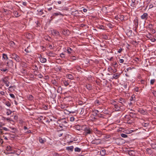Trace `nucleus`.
<instances>
[{
    "label": "nucleus",
    "instance_id": "f257e3e1",
    "mask_svg": "<svg viewBox=\"0 0 156 156\" xmlns=\"http://www.w3.org/2000/svg\"><path fill=\"white\" fill-rule=\"evenodd\" d=\"M12 58L14 59L16 62H19L20 61V57L15 53L12 54L11 55Z\"/></svg>",
    "mask_w": 156,
    "mask_h": 156
},
{
    "label": "nucleus",
    "instance_id": "f03ea898",
    "mask_svg": "<svg viewBox=\"0 0 156 156\" xmlns=\"http://www.w3.org/2000/svg\"><path fill=\"white\" fill-rule=\"evenodd\" d=\"M84 131L86 134H90L92 132V130L88 127H86L84 129Z\"/></svg>",
    "mask_w": 156,
    "mask_h": 156
},
{
    "label": "nucleus",
    "instance_id": "7ed1b4c3",
    "mask_svg": "<svg viewBox=\"0 0 156 156\" xmlns=\"http://www.w3.org/2000/svg\"><path fill=\"white\" fill-rule=\"evenodd\" d=\"M51 33L54 36H58L59 35V32L55 30H53L51 31Z\"/></svg>",
    "mask_w": 156,
    "mask_h": 156
},
{
    "label": "nucleus",
    "instance_id": "20e7f679",
    "mask_svg": "<svg viewBox=\"0 0 156 156\" xmlns=\"http://www.w3.org/2000/svg\"><path fill=\"white\" fill-rule=\"evenodd\" d=\"M8 78L6 77H5L4 79L2 80L3 82L5 84L7 87L9 86V82L7 80Z\"/></svg>",
    "mask_w": 156,
    "mask_h": 156
},
{
    "label": "nucleus",
    "instance_id": "39448f33",
    "mask_svg": "<svg viewBox=\"0 0 156 156\" xmlns=\"http://www.w3.org/2000/svg\"><path fill=\"white\" fill-rule=\"evenodd\" d=\"M147 14L146 13H144L141 16V17L142 19L146 20L147 18Z\"/></svg>",
    "mask_w": 156,
    "mask_h": 156
},
{
    "label": "nucleus",
    "instance_id": "423d86ee",
    "mask_svg": "<svg viewBox=\"0 0 156 156\" xmlns=\"http://www.w3.org/2000/svg\"><path fill=\"white\" fill-rule=\"evenodd\" d=\"M94 132L96 134L101 135V131L98 130L97 128H94L93 129Z\"/></svg>",
    "mask_w": 156,
    "mask_h": 156
},
{
    "label": "nucleus",
    "instance_id": "0eeeda50",
    "mask_svg": "<svg viewBox=\"0 0 156 156\" xmlns=\"http://www.w3.org/2000/svg\"><path fill=\"white\" fill-rule=\"evenodd\" d=\"M120 76V74L119 73L114 74L113 75V78L115 79H117Z\"/></svg>",
    "mask_w": 156,
    "mask_h": 156
},
{
    "label": "nucleus",
    "instance_id": "6e6552de",
    "mask_svg": "<svg viewBox=\"0 0 156 156\" xmlns=\"http://www.w3.org/2000/svg\"><path fill=\"white\" fill-rule=\"evenodd\" d=\"M93 144H98L100 143V140H94L92 141Z\"/></svg>",
    "mask_w": 156,
    "mask_h": 156
},
{
    "label": "nucleus",
    "instance_id": "1a4fd4ad",
    "mask_svg": "<svg viewBox=\"0 0 156 156\" xmlns=\"http://www.w3.org/2000/svg\"><path fill=\"white\" fill-rule=\"evenodd\" d=\"M67 52L69 54H72L74 52V51L70 48L68 47L67 48Z\"/></svg>",
    "mask_w": 156,
    "mask_h": 156
},
{
    "label": "nucleus",
    "instance_id": "9d476101",
    "mask_svg": "<svg viewBox=\"0 0 156 156\" xmlns=\"http://www.w3.org/2000/svg\"><path fill=\"white\" fill-rule=\"evenodd\" d=\"M100 154L102 156H104L105 154V150L103 149L100 151Z\"/></svg>",
    "mask_w": 156,
    "mask_h": 156
},
{
    "label": "nucleus",
    "instance_id": "9b49d317",
    "mask_svg": "<svg viewBox=\"0 0 156 156\" xmlns=\"http://www.w3.org/2000/svg\"><path fill=\"white\" fill-rule=\"evenodd\" d=\"M47 61V59L46 58H41L40 59V61L42 63H44L45 62Z\"/></svg>",
    "mask_w": 156,
    "mask_h": 156
},
{
    "label": "nucleus",
    "instance_id": "f8f14e48",
    "mask_svg": "<svg viewBox=\"0 0 156 156\" xmlns=\"http://www.w3.org/2000/svg\"><path fill=\"white\" fill-rule=\"evenodd\" d=\"M14 16L16 17H19L20 15L19 13L17 11H14L13 12Z\"/></svg>",
    "mask_w": 156,
    "mask_h": 156
},
{
    "label": "nucleus",
    "instance_id": "ddd939ff",
    "mask_svg": "<svg viewBox=\"0 0 156 156\" xmlns=\"http://www.w3.org/2000/svg\"><path fill=\"white\" fill-rule=\"evenodd\" d=\"M108 69H109V71H111L113 73H115L117 72V69L115 68L114 69H112L111 68H109Z\"/></svg>",
    "mask_w": 156,
    "mask_h": 156
},
{
    "label": "nucleus",
    "instance_id": "4468645a",
    "mask_svg": "<svg viewBox=\"0 0 156 156\" xmlns=\"http://www.w3.org/2000/svg\"><path fill=\"white\" fill-rule=\"evenodd\" d=\"M6 150L8 151H10L12 150V147L9 146H7L6 147Z\"/></svg>",
    "mask_w": 156,
    "mask_h": 156
},
{
    "label": "nucleus",
    "instance_id": "2eb2a0df",
    "mask_svg": "<svg viewBox=\"0 0 156 156\" xmlns=\"http://www.w3.org/2000/svg\"><path fill=\"white\" fill-rule=\"evenodd\" d=\"M66 149L68 150H69L71 151H73V146L67 147H66Z\"/></svg>",
    "mask_w": 156,
    "mask_h": 156
},
{
    "label": "nucleus",
    "instance_id": "dca6fc26",
    "mask_svg": "<svg viewBox=\"0 0 156 156\" xmlns=\"http://www.w3.org/2000/svg\"><path fill=\"white\" fill-rule=\"evenodd\" d=\"M59 15L63 16L62 14L59 12L56 13H54L53 14V16H58V15Z\"/></svg>",
    "mask_w": 156,
    "mask_h": 156
},
{
    "label": "nucleus",
    "instance_id": "f3484780",
    "mask_svg": "<svg viewBox=\"0 0 156 156\" xmlns=\"http://www.w3.org/2000/svg\"><path fill=\"white\" fill-rule=\"evenodd\" d=\"M39 142L41 144H44L45 142V141L44 140L42 139V138L39 137Z\"/></svg>",
    "mask_w": 156,
    "mask_h": 156
},
{
    "label": "nucleus",
    "instance_id": "a211bd4d",
    "mask_svg": "<svg viewBox=\"0 0 156 156\" xmlns=\"http://www.w3.org/2000/svg\"><path fill=\"white\" fill-rule=\"evenodd\" d=\"M67 77L68 79H70V80H72L73 79V76L70 74H69L67 75Z\"/></svg>",
    "mask_w": 156,
    "mask_h": 156
},
{
    "label": "nucleus",
    "instance_id": "6ab92c4d",
    "mask_svg": "<svg viewBox=\"0 0 156 156\" xmlns=\"http://www.w3.org/2000/svg\"><path fill=\"white\" fill-rule=\"evenodd\" d=\"M74 150L76 152H80L81 150L80 148L76 147L74 149Z\"/></svg>",
    "mask_w": 156,
    "mask_h": 156
},
{
    "label": "nucleus",
    "instance_id": "aec40b11",
    "mask_svg": "<svg viewBox=\"0 0 156 156\" xmlns=\"http://www.w3.org/2000/svg\"><path fill=\"white\" fill-rule=\"evenodd\" d=\"M3 58L5 60L8 59V57H7V55L5 54H3Z\"/></svg>",
    "mask_w": 156,
    "mask_h": 156
},
{
    "label": "nucleus",
    "instance_id": "412c9836",
    "mask_svg": "<svg viewBox=\"0 0 156 156\" xmlns=\"http://www.w3.org/2000/svg\"><path fill=\"white\" fill-rule=\"evenodd\" d=\"M5 105L8 107H10L11 106V103L9 101H6L5 103Z\"/></svg>",
    "mask_w": 156,
    "mask_h": 156
},
{
    "label": "nucleus",
    "instance_id": "4be33fe9",
    "mask_svg": "<svg viewBox=\"0 0 156 156\" xmlns=\"http://www.w3.org/2000/svg\"><path fill=\"white\" fill-rule=\"evenodd\" d=\"M37 11L38 12V14L40 15H42L43 13V12H42L43 10L41 9V10H40V9H39V10H37Z\"/></svg>",
    "mask_w": 156,
    "mask_h": 156
},
{
    "label": "nucleus",
    "instance_id": "5701e85b",
    "mask_svg": "<svg viewBox=\"0 0 156 156\" xmlns=\"http://www.w3.org/2000/svg\"><path fill=\"white\" fill-rule=\"evenodd\" d=\"M120 101H121L120 102H119L120 103H122V104H123L124 103H125L126 101L125 100L123 99H120Z\"/></svg>",
    "mask_w": 156,
    "mask_h": 156
},
{
    "label": "nucleus",
    "instance_id": "b1692460",
    "mask_svg": "<svg viewBox=\"0 0 156 156\" xmlns=\"http://www.w3.org/2000/svg\"><path fill=\"white\" fill-rule=\"evenodd\" d=\"M120 136L121 137L123 138H126L127 137V136L126 134L124 133H121Z\"/></svg>",
    "mask_w": 156,
    "mask_h": 156
},
{
    "label": "nucleus",
    "instance_id": "393cba45",
    "mask_svg": "<svg viewBox=\"0 0 156 156\" xmlns=\"http://www.w3.org/2000/svg\"><path fill=\"white\" fill-rule=\"evenodd\" d=\"M136 0H131L132 3L131 4V5L132 6H134L135 5V2Z\"/></svg>",
    "mask_w": 156,
    "mask_h": 156
},
{
    "label": "nucleus",
    "instance_id": "a878e982",
    "mask_svg": "<svg viewBox=\"0 0 156 156\" xmlns=\"http://www.w3.org/2000/svg\"><path fill=\"white\" fill-rule=\"evenodd\" d=\"M0 70L2 71L5 72L8 70V69L7 68H3L2 67L1 69H0Z\"/></svg>",
    "mask_w": 156,
    "mask_h": 156
},
{
    "label": "nucleus",
    "instance_id": "bb28decb",
    "mask_svg": "<svg viewBox=\"0 0 156 156\" xmlns=\"http://www.w3.org/2000/svg\"><path fill=\"white\" fill-rule=\"evenodd\" d=\"M112 64L114 68H116L118 67L117 64L116 62H114Z\"/></svg>",
    "mask_w": 156,
    "mask_h": 156
},
{
    "label": "nucleus",
    "instance_id": "cd10ccee",
    "mask_svg": "<svg viewBox=\"0 0 156 156\" xmlns=\"http://www.w3.org/2000/svg\"><path fill=\"white\" fill-rule=\"evenodd\" d=\"M65 86H67L68 85H69V83H68V82L66 81H65L63 82Z\"/></svg>",
    "mask_w": 156,
    "mask_h": 156
},
{
    "label": "nucleus",
    "instance_id": "c85d7f7f",
    "mask_svg": "<svg viewBox=\"0 0 156 156\" xmlns=\"http://www.w3.org/2000/svg\"><path fill=\"white\" fill-rule=\"evenodd\" d=\"M86 87L89 90H91V87L90 85H87Z\"/></svg>",
    "mask_w": 156,
    "mask_h": 156
},
{
    "label": "nucleus",
    "instance_id": "c756f323",
    "mask_svg": "<svg viewBox=\"0 0 156 156\" xmlns=\"http://www.w3.org/2000/svg\"><path fill=\"white\" fill-rule=\"evenodd\" d=\"M132 130H125V133L127 134L129 133L132 132Z\"/></svg>",
    "mask_w": 156,
    "mask_h": 156
},
{
    "label": "nucleus",
    "instance_id": "7c9ffc66",
    "mask_svg": "<svg viewBox=\"0 0 156 156\" xmlns=\"http://www.w3.org/2000/svg\"><path fill=\"white\" fill-rule=\"evenodd\" d=\"M155 82L154 79L151 80L150 81V83L151 84H153Z\"/></svg>",
    "mask_w": 156,
    "mask_h": 156
},
{
    "label": "nucleus",
    "instance_id": "2f4dec72",
    "mask_svg": "<svg viewBox=\"0 0 156 156\" xmlns=\"http://www.w3.org/2000/svg\"><path fill=\"white\" fill-rule=\"evenodd\" d=\"M71 59L73 60H75L76 59V57L74 56H72L71 57Z\"/></svg>",
    "mask_w": 156,
    "mask_h": 156
},
{
    "label": "nucleus",
    "instance_id": "473e14b6",
    "mask_svg": "<svg viewBox=\"0 0 156 156\" xmlns=\"http://www.w3.org/2000/svg\"><path fill=\"white\" fill-rule=\"evenodd\" d=\"M114 106L115 108L117 110H119V108L118 107L117 105L115 104L114 105Z\"/></svg>",
    "mask_w": 156,
    "mask_h": 156
},
{
    "label": "nucleus",
    "instance_id": "72a5a7b5",
    "mask_svg": "<svg viewBox=\"0 0 156 156\" xmlns=\"http://www.w3.org/2000/svg\"><path fill=\"white\" fill-rule=\"evenodd\" d=\"M12 113V112L10 110H9V112H7L6 114L7 115H10Z\"/></svg>",
    "mask_w": 156,
    "mask_h": 156
},
{
    "label": "nucleus",
    "instance_id": "f704fd0d",
    "mask_svg": "<svg viewBox=\"0 0 156 156\" xmlns=\"http://www.w3.org/2000/svg\"><path fill=\"white\" fill-rule=\"evenodd\" d=\"M70 120L71 121L73 122L74 120V118L73 117H71L70 118Z\"/></svg>",
    "mask_w": 156,
    "mask_h": 156
},
{
    "label": "nucleus",
    "instance_id": "c9c22d12",
    "mask_svg": "<svg viewBox=\"0 0 156 156\" xmlns=\"http://www.w3.org/2000/svg\"><path fill=\"white\" fill-rule=\"evenodd\" d=\"M60 57L62 58H65L64 54L63 53H61L60 55Z\"/></svg>",
    "mask_w": 156,
    "mask_h": 156
},
{
    "label": "nucleus",
    "instance_id": "e433bc0d",
    "mask_svg": "<svg viewBox=\"0 0 156 156\" xmlns=\"http://www.w3.org/2000/svg\"><path fill=\"white\" fill-rule=\"evenodd\" d=\"M10 96L11 98H15L14 95L12 94H10Z\"/></svg>",
    "mask_w": 156,
    "mask_h": 156
},
{
    "label": "nucleus",
    "instance_id": "4c0bfd02",
    "mask_svg": "<svg viewBox=\"0 0 156 156\" xmlns=\"http://www.w3.org/2000/svg\"><path fill=\"white\" fill-rule=\"evenodd\" d=\"M130 100L131 101H135V100L134 99V98H133V96H132L131 97V98H130Z\"/></svg>",
    "mask_w": 156,
    "mask_h": 156
},
{
    "label": "nucleus",
    "instance_id": "58836bf2",
    "mask_svg": "<svg viewBox=\"0 0 156 156\" xmlns=\"http://www.w3.org/2000/svg\"><path fill=\"white\" fill-rule=\"evenodd\" d=\"M139 112H140L141 113L143 114L144 112V111L143 109H140L139 111Z\"/></svg>",
    "mask_w": 156,
    "mask_h": 156
},
{
    "label": "nucleus",
    "instance_id": "ea45409f",
    "mask_svg": "<svg viewBox=\"0 0 156 156\" xmlns=\"http://www.w3.org/2000/svg\"><path fill=\"white\" fill-rule=\"evenodd\" d=\"M94 112L96 114H97L99 112V111L97 110H95Z\"/></svg>",
    "mask_w": 156,
    "mask_h": 156
},
{
    "label": "nucleus",
    "instance_id": "a19ab883",
    "mask_svg": "<svg viewBox=\"0 0 156 156\" xmlns=\"http://www.w3.org/2000/svg\"><path fill=\"white\" fill-rule=\"evenodd\" d=\"M152 93H153L154 96H156V91H153L152 92Z\"/></svg>",
    "mask_w": 156,
    "mask_h": 156
},
{
    "label": "nucleus",
    "instance_id": "79ce46f5",
    "mask_svg": "<svg viewBox=\"0 0 156 156\" xmlns=\"http://www.w3.org/2000/svg\"><path fill=\"white\" fill-rule=\"evenodd\" d=\"M156 40V39L154 38H151V41L152 42H154Z\"/></svg>",
    "mask_w": 156,
    "mask_h": 156
},
{
    "label": "nucleus",
    "instance_id": "37998d69",
    "mask_svg": "<svg viewBox=\"0 0 156 156\" xmlns=\"http://www.w3.org/2000/svg\"><path fill=\"white\" fill-rule=\"evenodd\" d=\"M119 62L120 63H122L124 62V60L123 59H119Z\"/></svg>",
    "mask_w": 156,
    "mask_h": 156
},
{
    "label": "nucleus",
    "instance_id": "c03bdc74",
    "mask_svg": "<svg viewBox=\"0 0 156 156\" xmlns=\"http://www.w3.org/2000/svg\"><path fill=\"white\" fill-rule=\"evenodd\" d=\"M87 9H85V8H83V11L84 12H87Z\"/></svg>",
    "mask_w": 156,
    "mask_h": 156
},
{
    "label": "nucleus",
    "instance_id": "a18cd8bd",
    "mask_svg": "<svg viewBox=\"0 0 156 156\" xmlns=\"http://www.w3.org/2000/svg\"><path fill=\"white\" fill-rule=\"evenodd\" d=\"M2 128L5 130V131H8V129L6 127H3Z\"/></svg>",
    "mask_w": 156,
    "mask_h": 156
},
{
    "label": "nucleus",
    "instance_id": "49530a36",
    "mask_svg": "<svg viewBox=\"0 0 156 156\" xmlns=\"http://www.w3.org/2000/svg\"><path fill=\"white\" fill-rule=\"evenodd\" d=\"M153 7V5L152 4H150V5H149V8H152Z\"/></svg>",
    "mask_w": 156,
    "mask_h": 156
},
{
    "label": "nucleus",
    "instance_id": "de8ad7c7",
    "mask_svg": "<svg viewBox=\"0 0 156 156\" xmlns=\"http://www.w3.org/2000/svg\"><path fill=\"white\" fill-rule=\"evenodd\" d=\"M0 94L2 95H4L5 94V92L3 91H1L0 92Z\"/></svg>",
    "mask_w": 156,
    "mask_h": 156
},
{
    "label": "nucleus",
    "instance_id": "09e8293b",
    "mask_svg": "<svg viewBox=\"0 0 156 156\" xmlns=\"http://www.w3.org/2000/svg\"><path fill=\"white\" fill-rule=\"evenodd\" d=\"M99 103V101L98 100H96L95 101V104H98Z\"/></svg>",
    "mask_w": 156,
    "mask_h": 156
},
{
    "label": "nucleus",
    "instance_id": "8fccbe9b",
    "mask_svg": "<svg viewBox=\"0 0 156 156\" xmlns=\"http://www.w3.org/2000/svg\"><path fill=\"white\" fill-rule=\"evenodd\" d=\"M122 48L119 49L118 51V52L119 53H120L122 51Z\"/></svg>",
    "mask_w": 156,
    "mask_h": 156
},
{
    "label": "nucleus",
    "instance_id": "3c124183",
    "mask_svg": "<svg viewBox=\"0 0 156 156\" xmlns=\"http://www.w3.org/2000/svg\"><path fill=\"white\" fill-rule=\"evenodd\" d=\"M6 120H7L9 121H12V120L10 118H7L6 119Z\"/></svg>",
    "mask_w": 156,
    "mask_h": 156
},
{
    "label": "nucleus",
    "instance_id": "603ef678",
    "mask_svg": "<svg viewBox=\"0 0 156 156\" xmlns=\"http://www.w3.org/2000/svg\"><path fill=\"white\" fill-rule=\"evenodd\" d=\"M38 58H40V59L41 58H42L43 57H42V55H39Z\"/></svg>",
    "mask_w": 156,
    "mask_h": 156
},
{
    "label": "nucleus",
    "instance_id": "864d4df0",
    "mask_svg": "<svg viewBox=\"0 0 156 156\" xmlns=\"http://www.w3.org/2000/svg\"><path fill=\"white\" fill-rule=\"evenodd\" d=\"M62 89V88L61 86H59L58 87V90L60 89Z\"/></svg>",
    "mask_w": 156,
    "mask_h": 156
},
{
    "label": "nucleus",
    "instance_id": "5fc2aeb1",
    "mask_svg": "<svg viewBox=\"0 0 156 156\" xmlns=\"http://www.w3.org/2000/svg\"><path fill=\"white\" fill-rule=\"evenodd\" d=\"M29 97L30 99H32L33 98V96L31 95H29Z\"/></svg>",
    "mask_w": 156,
    "mask_h": 156
},
{
    "label": "nucleus",
    "instance_id": "6e6d98bb",
    "mask_svg": "<svg viewBox=\"0 0 156 156\" xmlns=\"http://www.w3.org/2000/svg\"><path fill=\"white\" fill-rule=\"evenodd\" d=\"M1 66L2 67V66L4 65V64L3 63H1L0 64Z\"/></svg>",
    "mask_w": 156,
    "mask_h": 156
},
{
    "label": "nucleus",
    "instance_id": "4d7b16f0",
    "mask_svg": "<svg viewBox=\"0 0 156 156\" xmlns=\"http://www.w3.org/2000/svg\"><path fill=\"white\" fill-rule=\"evenodd\" d=\"M24 129L25 130H26V129H27V127L26 126H24Z\"/></svg>",
    "mask_w": 156,
    "mask_h": 156
},
{
    "label": "nucleus",
    "instance_id": "13d9d810",
    "mask_svg": "<svg viewBox=\"0 0 156 156\" xmlns=\"http://www.w3.org/2000/svg\"><path fill=\"white\" fill-rule=\"evenodd\" d=\"M58 4H60L61 3V2L60 1H58Z\"/></svg>",
    "mask_w": 156,
    "mask_h": 156
},
{
    "label": "nucleus",
    "instance_id": "bf43d9fd",
    "mask_svg": "<svg viewBox=\"0 0 156 156\" xmlns=\"http://www.w3.org/2000/svg\"><path fill=\"white\" fill-rule=\"evenodd\" d=\"M132 104V102H130V103H129V105H130Z\"/></svg>",
    "mask_w": 156,
    "mask_h": 156
},
{
    "label": "nucleus",
    "instance_id": "052dcab7",
    "mask_svg": "<svg viewBox=\"0 0 156 156\" xmlns=\"http://www.w3.org/2000/svg\"><path fill=\"white\" fill-rule=\"evenodd\" d=\"M11 44H14L15 43H14V42L12 41V42H11Z\"/></svg>",
    "mask_w": 156,
    "mask_h": 156
},
{
    "label": "nucleus",
    "instance_id": "680f3d73",
    "mask_svg": "<svg viewBox=\"0 0 156 156\" xmlns=\"http://www.w3.org/2000/svg\"><path fill=\"white\" fill-rule=\"evenodd\" d=\"M52 9V8L51 7V8H49L48 9V10L50 11Z\"/></svg>",
    "mask_w": 156,
    "mask_h": 156
},
{
    "label": "nucleus",
    "instance_id": "e2e57ef3",
    "mask_svg": "<svg viewBox=\"0 0 156 156\" xmlns=\"http://www.w3.org/2000/svg\"><path fill=\"white\" fill-rule=\"evenodd\" d=\"M129 33H132V31L131 30H129Z\"/></svg>",
    "mask_w": 156,
    "mask_h": 156
},
{
    "label": "nucleus",
    "instance_id": "0e129e2a",
    "mask_svg": "<svg viewBox=\"0 0 156 156\" xmlns=\"http://www.w3.org/2000/svg\"><path fill=\"white\" fill-rule=\"evenodd\" d=\"M49 47L50 48H51V47H52V45H50L49 46Z\"/></svg>",
    "mask_w": 156,
    "mask_h": 156
},
{
    "label": "nucleus",
    "instance_id": "69168bd1",
    "mask_svg": "<svg viewBox=\"0 0 156 156\" xmlns=\"http://www.w3.org/2000/svg\"><path fill=\"white\" fill-rule=\"evenodd\" d=\"M30 132V131L29 130V131H27L26 132V133H29Z\"/></svg>",
    "mask_w": 156,
    "mask_h": 156
},
{
    "label": "nucleus",
    "instance_id": "338daca9",
    "mask_svg": "<svg viewBox=\"0 0 156 156\" xmlns=\"http://www.w3.org/2000/svg\"><path fill=\"white\" fill-rule=\"evenodd\" d=\"M152 32H153L154 33H155V31L154 30H152Z\"/></svg>",
    "mask_w": 156,
    "mask_h": 156
},
{
    "label": "nucleus",
    "instance_id": "774afa93",
    "mask_svg": "<svg viewBox=\"0 0 156 156\" xmlns=\"http://www.w3.org/2000/svg\"><path fill=\"white\" fill-rule=\"evenodd\" d=\"M14 102H15V104L16 105H17V102H16V101L15 100V101H14Z\"/></svg>",
    "mask_w": 156,
    "mask_h": 156
}]
</instances>
